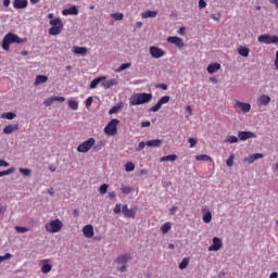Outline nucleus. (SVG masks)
Wrapping results in <instances>:
<instances>
[{
    "label": "nucleus",
    "instance_id": "7",
    "mask_svg": "<svg viewBox=\"0 0 278 278\" xmlns=\"http://www.w3.org/2000/svg\"><path fill=\"white\" fill-rule=\"evenodd\" d=\"M118 123H121V121L116 118L111 119V122L104 128V134L106 136H116Z\"/></svg>",
    "mask_w": 278,
    "mask_h": 278
},
{
    "label": "nucleus",
    "instance_id": "25",
    "mask_svg": "<svg viewBox=\"0 0 278 278\" xmlns=\"http://www.w3.org/2000/svg\"><path fill=\"white\" fill-rule=\"evenodd\" d=\"M102 86L105 88V90H109V88L118 86V79H116V78L109 79V80L102 83Z\"/></svg>",
    "mask_w": 278,
    "mask_h": 278
},
{
    "label": "nucleus",
    "instance_id": "45",
    "mask_svg": "<svg viewBox=\"0 0 278 278\" xmlns=\"http://www.w3.org/2000/svg\"><path fill=\"white\" fill-rule=\"evenodd\" d=\"M126 68H131V63H123V64L117 68V73H122V71H126Z\"/></svg>",
    "mask_w": 278,
    "mask_h": 278
},
{
    "label": "nucleus",
    "instance_id": "26",
    "mask_svg": "<svg viewBox=\"0 0 278 278\" xmlns=\"http://www.w3.org/2000/svg\"><path fill=\"white\" fill-rule=\"evenodd\" d=\"M47 81H49V77H47L46 75H37L34 86H40V84H47Z\"/></svg>",
    "mask_w": 278,
    "mask_h": 278
},
{
    "label": "nucleus",
    "instance_id": "56",
    "mask_svg": "<svg viewBox=\"0 0 278 278\" xmlns=\"http://www.w3.org/2000/svg\"><path fill=\"white\" fill-rule=\"evenodd\" d=\"M1 166L8 167L10 166V163H8L5 160H0V167Z\"/></svg>",
    "mask_w": 278,
    "mask_h": 278
},
{
    "label": "nucleus",
    "instance_id": "51",
    "mask_svg": "<svg viewBox=\"0 0 278 278\" xmlns=\"http://www.w3.org/2000/svg\"><path fill=\"white\" fill-rule=\"evenodd\" d=\"M118 110H121V106H113L110 109L109 114H117Z\"/></svg>",
    "mask_w": 278,
    "mask_h": 278
},
{
    "label": "nucleus",
    "instance_id": "40",
    "mask_svg": "<svg viewBox=\"0 0 278 278\" xmlns=\"http://www.w3.org/2000/svg\"><path fill=\"white\" fill-rule=\"evenodd\" d=\"M121 190H122L123 194H131V192H134V188H131L129 186H122Z\"/></svg>",
    "mask_w": 278,
    "mask_h": 278
},
{
    "label": "nucleus",
    "instance_id": "55",
    "mask_svg": "<svg viewBox=\"0 0 278 278\" xmlns=\"http://www.w3.org/2000/svg\"><path fill=\"white\" fill-rule=\"evenodd\" d=\"M90 105H92V97H89L86 100V108H90Z\"/></svg>",
    "mask_w": 278,
    "mask_h": 278
},
{
    "label": "nucleus",
    "instance_id": "15",
    "mask_svg": "<svg viewBox=\"0 0 278 278\" xmlns=\"http://www.w3.org/2000/svg\"><path fill=\"white\" fill-rule=\"evenodd\" d=\"M55 101H59L60 103H64V101H66V98L64 97H51L45 100L43 105H46V108H49V105H53V103H55Z\"/></svg>",
    "mask_w": 278,
    "mask_h": 278
},
{
    "label": "nucleus",
    "instance_id": "49",
    "mask_svg": "<svg viewBox=\"0 0 278 278\" xmlns=\"http://www.w3.org/2000/svg\"><path fill=\"white\" fill-rule=\"evenodd\" d=\"M188 142L190 144V149H194V147H197V139L194 138H189Z\"/></svg>",
    "mask_w": 278,
    "mask_h": 278
},
{
    "label": "nucleus",
    "instance_id": "36",
    "mask_svg": "<svg viewBox=\"0 0 278 278\" xmlns=\"http://www.w3.org/2000/svg\"><path fill=\"white\" fill-rule=\"evenodd\" d=\"M16 116L15 113L8 112V113H2L0 118H7V121H13V118Z\"/></svg>",
    "mask_w": 278,
    "mask_h": 278
},
{
    "label": "nucleus",
    "instance_id": "58",
    "mask_svg": "<svg viewBox=\"0 0 278 278\" xmlns=\"http://www.w3.org/2000/svg\"><path fill=\"white\" fill-rule=\"evenodd\" d=\"M109 198L110 199H115L116 198V191L109 192Z\"/></svg>",
    "mask_w": 278,
    "mask_h": 278
},
{
    "label": "nucleus",
    "instance_id": "21",
    "mask_svg": "<svg viewBox=\"0 0 278 278\" xmlns=\"http://www.w3.org/2000/svg\"><path fill=\"white\" fill-rule=\"evenodd\" d=\"M262 157H264V154L255 153V154H251V155L247 156L244 159V162H248V164H253V162H255V160H262Z\"/></svg>",
    "mask_w": 278,
    "mask_h": 278
},
{
    "label": "nucleus",
    "instance_id": "6",
    "mask_svg": "<svg viewBox=\"0 0 278 278\" xmlns=\"http://www.w3.org/2000/svg\"><path fill=\"white\" fill-rule=\"evenodd\" d=\"M97 144V140L94 138H89L88 140L84 141L83 143L78 144L77 151L78 153H88L90 149Z\"/></svg>",
    "mask_w": 278,
    "mask_h": 278
},
{
    "label": "nucleus",
    "instance_id": "62",
    "mask_svg": "<svg viewBox=\"0 0 278 278\" xmlns=\"http://www.w3.org/2000/svg\"><path fill=\"white\" fill-rule=\"evenodd\" d=\"M10 257H12V254L7 253L5 255L2 256V261L4 262V260H10Z\"/></svg>",
    "mask_w": 278,
    "mask_h": 278
},
{
    "label": "nucleus",
    "instance_id": "20",
    "mask_svg": "<svg viewBox=\"0 0 278 278\" xmlns=\"http://www.w3.org/2000/svg\"><path fill=\"white\" fill-rule=\"evenodd\" d=\"M220 63L218 62H215V63H212L210 64L207 67H206V71L210 75H214V73H218V71H220Z\"/></svg>",
    "mask_w": 278,
    "mask_h": 278
},
{
    "label": "nucleus",
    "instance_id": "16",
    "mask_svg": "<svg viewBox=\"0 0 278 278\" xmlns=\"http://www.w3.org/2000/svg\"><path fill=\"white\" fill-rule=\"evenodd\" d=\"M63 16H77L79 14V9L76 5H72L68 9L62 11Z\"/></svg>",
    "mask_w": 278,
    "mask_h": 278
},
{
    "label": "nucleus",
    "instance_id": "41",
    "mask_svg": "<svg viewBox=\"0 0 278 278\" xmlns=\"http://www.w3.org/2000/svg\"><path fill=\"white\" fill-rule=\"evenodd\" d=\"M15 170H16V168H14V167L2 170V172H0V177H5V175H12V173H14Z\"/></svg>",
    "mask_w": 278,
    "mask_h": 278
},
{
    "label": "nucleus",
    "instance_id": "12",
    "mask_svg": "<svg viewBox=\"0 0 278 278\" xmlns=\"http://www.w3.org/2000/svg\"><path fill=\"white\" fill-rule=\"evenodd\" d=\"M220 249H223V240L218 237H214L212 245L208 247V251H220Z\"/></svg>",
    "mask_w": 278,
    "mask_h": 278
},
{
    "label": "nucleus",
    "instance_id": "30",
    "mask_svg": "<svg viewBox=\"0 0 278 278\" xmlns=\"http://www.w3.org/2000/svg\"><path fill=\"white\" fill-rule=\"evenodd\" d=\"M238 53L239 55H241L242 58H249V53H251V50L248 47L244 46H240L238 48Z\"/></svg>",
    "mask_w": 278,
    "mask_h": 278
},
{
    "label": "nucleus",
    "instance_id": "53",
    "mask_svg": "<svg viewBox=\"0 0 278 278\" xmlns=\"http://www.w3.org/2000/svg\"><path fill=\"white\" fill-rule=\"evenodd\" d=\"M121 203H117L113 210L114 214H121Z\"/></svg>",
    "mask_w": 278,
    "mask_h": 278
},
{
    "label": "nucleus",
    "instance_id": "3",
    "mask_svg": "<svg viewBox=\"0 0 278 278\" xmlns=\"http://www.w3.org/2000/svg\"><path fill=\"white\" fill-rule=\"evenodd\" d=\"M153 99L152 93H135L129 98V105H143Z\"/></svg>",
    "mask_w": 278,
    "mask_h": 278
},
{
    "label": "nucleus",
    "instance_id": "57",
    "mask_svg": "<svg viewBox=\"0 0 278 278\" xmlns=\"http://www.w3.org/2000/svg\"><path fill=\"white\" fill-rule=\"evenodd\" d=\"M175 212H177V206H173L172 208H169L170 216H174Z\"/></svg>",
    "mask_w": 278,
    "mask_h": 278
},
{
    "label": "nucleus",
    "instance_id": "37",
    "mask_svg": "<svg viewBox=\"0 0 278 278\" xmlns=\"http://www.w3.org/2000/svg\"><path fill=\"white\" fill-rule=\"evenodd\" d=\"M203 223H212V212L207 211L203 214Z\"/></svg>",
    "mask_w": 278,
    "mask_h": 278
},
{
    "label": "nucleus",
    "instance_id": "50",
    "mask_svg": "<svg viewBox=\"0 0 278 278\" xmlns=\"http://www.w3.org/2000/svg\"><path fill=\"white\" fill-rule=\"evenodd\" d=\"M204 8H207V2L205 0H199V9L203 10Z\"/></svg>",
    "mask_w": 278,
    "mask_h": 278
},
{
    "label": "nucleus",
    "instance_id": "32",
    "mask_svg": "<svg viewBox=\"0 0 278 278\" xmlns=\"http://www.w3.org/2000/svg\"><path fill=\"white\" fill-rule=\"evenodd\" d=\"M197 162H212V156L207 154H200L195 156Z\"/></svg>",
    "mask_w": 278,
    "mask_h": 278
},
{
    "label": "nucleus",
    "instance_id": "24",
    "mask_svg": "<svg viewBox=\"0 0 278 278\" xmlns=\"http://www.w3.org/2000/svg\"><path fill=\"white\" fill-rule=\"evenodd\" d=\"M162 140L161 139H154V140H148L146 141L147 147L160 149L162 147Z\"/></svg>",
    "mask_w": 278,
    "mask_h": 278
},
{
    "label": "nucleus",
    "instance_id": "63",
    "mask_svg": "<svg viewBox=\"0 0 278 278\" xmlns=\"http://www.w3.org/2000/svg\"><path fill=\"white\" fill-rule=\"evenodd\" d=\"M269 2L278 10V0H269Z\"/></svg>",
    "mask_w": 278,
    "mask_h": 278
},
{
    "label": "nucleus",
    "instance_id": "59",
    "mask_svg": "<svg viewBox=\"0 0 278 278\" xmlns=\"http://www.w3.org/2000/svg\"><path fill=\"white\" fill-rule=\"evenodd\" d=\"M141 127H151V122H142Z\"/></svg>",
    "mask_w": 278,
    "mask_h": 278
},
{
    "label": "nucleus",
    "instance_id": "2",
    "mask_svg": "<svg viewBox=\"0 0 278 278\" xmlns=\"http://www.w3.org/2000/svg\"><path fill=\"white\" fill-rule=\"evenodd\" d=\"M48 18L50 20L51 27L49 28L48 33L50 36H58L62 34V29H64V23L60 17L53 18V13L48 14Z\"/></svg>",
    "mask_w": 278,
    "mask_h": 278
},
{
    "label": "nucleus",
    "instance_id": "43",
    "mask_svg": "<svg viewBox=\"0 0 278 278\" xmlns=\"http://www.w3.org/2000/svg\"><path fill=\"white\" fill-rule=\"evenodd\" d=\"M233 160H236V155L230 154L229 157L226 161V166H228L229 168H230V166H233Z\"/></svg>",
    "mask_w": 278,
    "mask_h": 278
},
{
    "label": "nucleus",
    "instance_id": "60",
    "mask_svg": "<svg viewBox=\"0 0 278 278\" xmlns=\"http://www.w3.org/2000/svg\"><path fill=\"white\" fill-rule=\"evenodd\" d=\"M159 88H162V90H168V85L161 84V85H159Z\"/></svg>",
    "mask_w": 278,
    "mask_h": 278
},
{
    "label": "nucleus",
    "instance_id": "17",
    "mask_svg": "<svg viewBox=\"0 0 278 278\" xmlns=\"http://www.w3.org/2000/svg\"><path fill=\"white\" fill-rule=\"evenodd\" d=\"M29 5V1L27 0H13V8L15 10H25Z\"/></svg>",
    "mask_w": 278,
    "mask_h": 278
},
{
    "label": "nucleus",
    "instance_id": "35",
    "mask_svg": "<svg viewBox=\"0 0 278 278\" xmlns=\"http://www.w3.org/2000/svg\"><path fill=\"white\" fill-rule=\"evenodd\" d=\"M188 264H190V258L185 257V258H182V261L180 262L178 268H180V270H185V268H188Z\"/></svg>",
    "mask_w": 278,
    "mask_h": 278
},
{
    "label": "nucleus",
    "instance_id": "48",
    "mask_svg": "<svg viewBox=\"0 0 278 278\" xmlns=\"http://www.w3.org/2000/svg\"><path fill=\"white\" fill-rule=\"evenodd\" d=\"M108 188H109V186L104 184V185L100 186L99 192L101 194H106L108 193Z\"/></svg>",
    "mask_w": 278,
    "mask_h": 278
},
{
    "label": "nucleus",
    "instance_id": "28",
    "mask_svg": "<svg viewBox=\"0 0 278 278\" xmlns=\"http://www.w3.org/2000/svg\"><path fill=\"white\" fill-rule=\"evenodd\" d=\"M129 260H131V254H123L121 256H118L115 262L116 264H127V262H129Z\"/></svg>",
    "mask_w": 278,
    "mask_h": 278
},
{
    "label": "nucleus",
    "instance_id": "22",
    "mask_svg": "<svg viewBox=\"0 0 278 278\" xmlns=\"http://www.w3.org/2000/svg\"><path fill=\"white\" fill-rule=\"evenodd\" d=\"M108 79V76H100L98 78H94L90 85H89V88L91 90H94V88H97V86H99V84H101V81H105Z\"/></svg>",
    "mask_w": 278,
    "mask_h": 278
},
{
    "label": "nucleus",
    "instance_id": "19",
    "mask_svg": "<svg viewBox=\"0 0 278 278\" xmlns=\"http://www.w3.org/2000/svg\"><path fill=\"white\" fill-rule=\"evenodd\" d=\"M83 233L85 238H92L94 236V228L92 227V225H86L83 228Z\"/></svg>",
    "mask_w": 278,
    "mask_h": 278
},
{
    "label": "nucleus",
    "instance_id": "5",
    "mask_svg": "<svg viewBox=\"0 0 278 278\" xmlns=\"http://www.w3.org/2000/svg\"><path fill=\"white\" fill-rule=\"evenodd\" d=\"M62 227H64L62 220L53 219L48 225H46V231L49 233H58L59 231H62Z\"/></svg>",
    "mask_w": 278,
    "mask_h": 278
},
{
    "label": "nucleus",
    "instance_id": "47",
    "mask_svg": "<svg viewBox=\"0 0 278 278\" xmlns=\"http://www.w3.org/2000/svg\"><path fill=\"white\" fill-rule=\"evenodd\" d=\"M20 173L24 175V177H29L31 175V169L20 168Z\"/></svg>",
    "mask_w": 278,
    "mask_h": 278
},
{
    "label": "nucleus",
    "instance_id": "46",
    "mask_svg": "<svg viewBox=\"0 0 278 278\" xmlns=\"http://www.w3.org/2000/svg\"><path fill=\"white\" fill-rule=\"evenodd\" d=\"M15 231H17V233H27V231H29V228L23 227V226H16Z\"/></svg>",
    "mask_w": 278,
    "mask_h": 278
},
{
    "label": "nucleus",
    "instance_id": "38",
    "mask_svg": "<svg viewBox=\"0 0 278 278\" xmlns=\"http://www.w3.org/2000/svg\"><path fill=\"white\" fill-rule=\"evenodd\" d=\"M172 224L169 222L165 223L161 227L162 233H168L170 231Z\"/></svg>",
    "mask_w": 278,
    "mask_h": 278
},
{
    "label": "nucleus",
    "instance_id": "42",
    "mask_svg": "<svg viewBox=\"0 0 278 278\" xmlns=\"http://www.w3.org/2000/svg\"><path fill=\"white\" fill-rule=\"evenodd\" d=\"M225 142H228L229 144H236V142H238V137L229 136L228 138L225 139Z\"/></svg>",
    "mask_w": 278,
    "mask_h": 278
},
{
    "label": "nucleus",
    "instance_id": "64",
    "mask_svg": "<svg viewBox=\"0 0 278 278\" xmlns=\"http://www.w3.org/2000/svg\"><path fill=\"white\" fill-rule=\"evenodd\" d=\"M269 278H278V273L274 271L269 275Z\"/></svg>",
    "mask_w": 278,
    "mask_h": 278
},
{
    "label": "nucleus",
    "instance_id": "8",
    "mask_svg": "<svg viewBox=\"0 0 278 278\" xmlns=\"http://www.w3.org/2000/svg\"><path fill=\"white\" fill-rule=\"evenodd\" d=\"M136 212H138V206L129 208L127 204L122 206V214L125 218H136Z\"/></svg>",
    "mask_w": 278,
    "mask_h": 278
},
{
    "label": "nucleus",
    "instance_id": "14",
    "mask_svg": "<svg viewBox=\"0 0 278 278\" xmlns=\"http://www.w3.org/2000/svg\"><path fill=\"white\" fill-rule=\"evenodd\" d=\"M41 273L43 275H47L48 273H51V270L53 269V265H51V261L50 260H42L41 261Z\"/></svg>",
    "mask_w": 278,
    "mask_h": 278
},
{
    "label": "nucleus",
    "instance_id": "10",
    "mask_svg": "<svg viewBox=\"0 0 278 278\" xmlns=\"http://www.w3.org/2000/svg\"><path fill=\"white\" fill-rule=\"evenodd\" d=\"M150 55L157 60L160 58H164V55H166V51H164L162 48L152 46L150 47Z\"/></svg>",
    "mask_w": 278,
    "mask_h": 278
},
{
    "label": "nucleus",
    "instance_id": "9",
    "mask_svg": "<svg viewBox=\"0 0 278 278\" xmlns=\"http://www.w3.org/2000/svg\"><path fill=\"white\" fill-rule=\"evenodd\" d=\"M170 101L169 96L162 97L156 104L150 108V112H159L162 109V105H166Z\"/></svg>",
    "mask_w": 278,
    "mask_h": 278
},
{
    "label": "nucleus",
    "instance_id": "61",
    "mask_svg": "<svg viewBox=\"0 0 278 278\" xmlns=\"http://www.w3.org/2000/svg\"><path fill=\"white\" fill-rule=\"evenodd\" d=\"M186 112H188V114H189L190 116H192V106L188 105V106L186 108Z\"/></svg>",
    "mask_w": 278,
    "mask_h": 278
},
{
    "label": "nucleus",
    "instance_id": "1",
    "mask_svg": "<svg viewBox=\"0 0 278 278\" xmlns=\"http://www.w3.org/2000/svg\"><path fill=\"white\" fill-rule=\"evenodd\" d=\"M25 42H27V38H21L16 34L8 33L2 39L1 47L3 51H10V45H23Z\"/></svg>",
    "mask_w": 278,
    "mask_h": 278
},
{
    "label": "nucleus",
    "instance_id": "52",
    "mask_svg": "<svg viewBox=\"0 0 278 278\" xmlns=\"http://www.w3.org/2000/svg\"><path fill=\"white\" fill-rule=\"evenodd\" d=\"M147 147V141H141L139 142V146L137 148V151H142V149H144Z\"/></svg>",
    "mask_w": 278,
    "mask_h": 278
},
{
    "label": "nucleus",
    "instance_id": "54",
    "mask_svg": "<svg viewBox=\"0 0 278 278\" xmlns=\"http://www.w3.org/2000/svg\"><path fill=\"white\" fill-rule=\"evenodd\" d=\"M211 18H213V21H220L222 15H220V13H218L217 15L216 14H212Z\"/></svg>",
    "mask_w": 278,
    "mask_h": 278
},
{
    "label": "nucleus",
    "instance_id": "4",
    "mask_svg": "<svg viewBox=\"0 0 278 278\" xmlns=\"http://www.w3.org/2000/svg\"><path fill=\"white\" fill-rule=\"evenodd\" d=\"M257 42H261V45H277L278 46V36L277 35H270V34H264L257 37Z\"/></svg>",
    "mask_w": 278,
    "mask_h": 278
},
{
    "label": "nucleus",
    "instance_id": "44",
    "mask_svg": "<svg viewBox=\"0 0 278 278\" xmlns=\"http://www.w3.org/2000/svg\"><path fill=\"white\" fill-rule=\"evenodd\" d=\"M111 16L115 21H123V18H125V15L123 13H112Z\"/></svg>",
    "mask_w": 278,
    "mask_h": 278
},
{
    "label": "nucleus",
    "instance_id": "39",
    "mask_svg": "<svg viewBox=\"0 0 278 278\" xmlns=\"http://www.w3.org/2000/svg\"><path fill=\"white\" fill-rule=\"evenodd\" d=\"M126 173H131V170H136V165L131 162H127L125 165Z\"/></svg>",
    "mask_w": 278,
    "mask_h": 278
},
{
    "label": "nucleus",
    "instance_id": "23",
    "mask_svg": "<svg viewBox=\"0 0 278 278\" xmlns=\"http://www.w3.org/2000/svg\"><path fill=\"white\" fill-rule=\"evenodd\" d=\"M14 131H18V124H10L3 128V134H7V135L14 134Z\"/></svg>",
    "mask_w": 278,
    "mask_h": 278
},
{
    "label": "nucleus",
    "instance_id": "27",
    "mask_svg": "<svg viewBox=\"0 0 278 278\" xmlns=\"http://www.w3.org/2000/svg\"><path fill=\"white\" fill-rule=\"evenodd\" d=\"M258 105H268L270 103V96L262 94L257 99Z\"/></svg>",
    "mask_w": 278,
    "mask_h": 278
},
{
    "label": "nucleus",
    "instance_id": "34",
    "mask_svg": "<svg viewBox=\"0 0 278 278\" xmlns=\"http://www.w3.org/2000/svg\"><path fill=\"white\" fill-rule=\"evenodd\" d=\"M68 109L70 110H79V102L75 101V100H68Z\"/></svg>",
    "mask_w": 278,
    "mask_h": 278
},
{
    "label": "nucleus",
    "instance_id": "31",
    "mask_svg": "<svg viewBox=\"0 0 278 278\" xmlns=\"http://www.w3.org/2000/svg\"><path fill=\"white\" fill-rule=\"evenodd\" d=\"M141 16L142 18H155V16H157V11L148 10L146 12H142Z\"/></svg>",
    "mask_w": 278,
    "mask_h": 278
},
{
    "label": "nucleus",
    "instance_id": "11",
    "mask_svg": "<svg viewBox=\"0 0 278 278\" xmlns=\"http://www.w3.org/2000/svg\"><path fill=\"white\" fill-rule=\"evenodd\" d=\"M167 42H170V45H175L178 49H184L186 45L184 43V39L175 36H170L167 38Z\"/></svg>",
    "mask_w": 278,
    "mask_h": 278
},
{
    "label": "nucleus",
    "instance_id": "29",
    "mask_svg": "<svg viewBox=\"0 0 278 278\" xmlns=\"http://www.w3.org/2000/svg\"><path fill=\"white\" fill-rule=\"evenodd\" d=\"M73 51L76 55H88V48L86 47H74Z\"/></svg>",
    "mask_w": 278,
    "mask_h": 278
},
{
    "label": "nucleus",
    "instance_id": "33",
    "mask_svg": "<svg viewBox=\"0 0 278 278\" xmlns=\"http://www.w3.org/2000/svg\"><path fill=\"white\" fill-rule=\"evenodd\" d=\"M177 154H169L160 159V162H175Z\"/></svg>",
    "mask_w": 278,
    "mask_h": 278
},
{
    "label": "nucleus",
    "instance_id": "13",
    "mask_svg": "<svg viewBox=\"0 0 278 278\" xmlns=\"http://www.w3.org/2000/svg\"><path fill=\"white\" fill-rule=\"evenodd\" d=\"M238 138L244 142L245 140H250V138H257V135L253 131H239Z\"/></svg>",
    "mask_w": 278,
    "mask_h": 278
},
{
    "label": "nucleus",
    "instance_id": "18",
    "mask_svg": "<svg viewBox=\"0 0 278 278\" xmlns=\"http://www.w3.org/2000/svg\"><path fill=\"white\" fill-rule=\"evenodd\" d=\"M236 108H239L240 112H243V114L251 112V105L247 102L237 101Z\"/></svg>",
    "mask_w": 278,
    "mask_h": 278
}]
</instances>
